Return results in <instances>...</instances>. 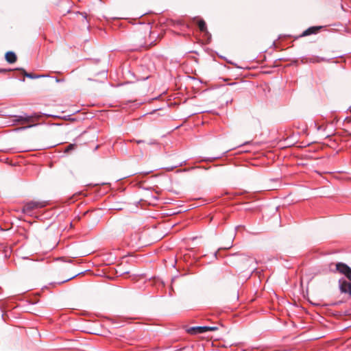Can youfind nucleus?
<instances>
[{
	"label": "nucleus",
	"instance_id": "obj_1",
	"mask_svg": "<svg viewBox=\"0 0 351 351\" xmlns=\"http://www.w3.org/2000/svg\"><path fill=\"white\" fill-rule=\"evenodd\" d=\"M160 34L151 30L149 25H141L134 30L130 37L132 51L148 49L156 44Z\"/></svg>",
	"mask_w": 351,
	"mask_h": 351
},
{
	"label": "nucleus",
	"instance_id": "obj_2",
	"mask_svg": "<svg viewBox=\"0 0 351 351\" xmlns=\"http://www.w3.org/2000/svg\"><path fill=\"white\" fill-rule=\"evenodd\" d=\"M41 116L38 114H33L32 115H20L14 116V121L19 123L21 125L26 124L24 128H29L37 125V122L40 120Z\"/></svg>",
	"mask_w": 351,
	"mask_h": 351
},
{
	"label": "nucleus",
	"instance_id": "obj_3",
	"mask_svg": "<svg viewBox=\"0 0 351 351\" xmlns=\"http://www.w3.org/2000/svg\"><path fill=\"white\" fill-rule=\"evenodd\" d=\"M47 206L46 202H39V201H29L26 202L23 208L22 212L25 214L31 215V213L38 208H44Z\"/></svg>",
	"mask_w": 351,
	"mask_h": 351
},
{
	"label": "nucleus",
	"instance_id": "obj_4",
	"mask_svg": "<svg viewBox=\"0 0 351 351\" xmlns=\"http://www.w3.org/2000/svg\"><path fill=\"white\" fill-rule=\"evenodd\" d=\"M42 241L49 248L55 247L58 243V237L51 231H47L43 234Z\"/></svg>",
	"mask_w": 351,
	"mask_h": 351
},
{
	"label": "nucleus",
	"instance_id": "obj_5",
	"mask_svg": "<svg viewBox=\"0 0 351 351\" xmlns=\"http://www.w3.org/2000/svg\"><path fill=\"white\" fill-rule=\"evenodd\" d=\"M218 329L217 326H193L186 329V332L190 335H197L206 332L208 331H215Z\"/></svg>",
	"mask_w": 351,
	"mask_h": 351
},
{
	"label": "nucleus",
	"instance_id": "obj_6",
	"mask_svg": "<svg viewBox=\"0 0 351 351\" xmlns=\"http://www.w3.org/2000/svg\"><path fill=\"white\" fill-rule=\"evenodd\" d=\"M333 271H338L351 281V268L348 265H335V270Z\"/></svg>",
	"mask_w": 351,
	"mask_h": 351
},
{
	"label": "nucleus",
	"instance_id": "obj_7",
	"mask_svg": "<svg viewBox=\"0 0 351 351\" xmlns=\"http://www.w3.org/2000/svg\"><path fill=\"white\" fill-rule=\"evenodd\" d=\"M340 291L342 293H348L351 295V281H346L345 279L341 278L339 280Z\"/></svg>",
	"mask_w": 351,
	"mask_h": 351
},
{
	"label": "nucleus",
	"instance_id": "obj_8",
	"mask_svg": "<svg viewBox=\"0 0 351 351\" xmlns=\"http://www.w3.org/2000/svg\"><path fill=\"white\" fill-rule=\"evenodd\" d=\"M322 28V26H312L308 27L307 29L304 31L300 35V37L307 36L311 34H317L319 30Z\"/></svg>",
	"mask_w": 351,
	"mask_h": 351
},
{
	"label": "nucleus",
	"instance_id": "obj_9",
	"mask_svg": "<svg viewBox=\"0 0 351 351\" xmlns=\"http://www.w3.org/2000/svg\"><path fill=\"white\" fill-rule=\"evenodd\" d=\"M137 256H134L132 254H128L126 256H123L121 257L122 262H124L125 263H137L139 261L136 260Z\"/></svg>",
	"mask_w": 351,
	"mask_h": 351
},
{
	"label": "nucleus",
	"instance_id": "obj_10",
	"mask_svg": "<svg viewBox=\"0 0 351 351\" xmlns=\"http://www.w3.org/2000/svg\"><path fill=\"white\" fill-rule=\"evenodd\" d=\"M325 58H320L319 56H311L310 57L305 58V62H310V63H319L325 61Z\"/></svg>",
	"mask_w": 351,
	"mask_h": 351
},
{
	"label": "nucleus",
	"instance_id": "obj_11",
	"mask_svg": "<svg viewBox=\"0 0 351 351\" xmlns=\"http://www.w3.org/2000/svg\"><path fill=\"white\" fill-rule=\"evenodd\" d=\"M5 58L6 61L10 64L14 63L17 60L16 55L12 51L7 52Z\"/></svg>",
	"mask_w": 351,
	"mask_h": 351
},
{
	"label": "nucleus",
	"instance_id": "obj_12",
	"mask_svg": "<svg viewBox=\"0 0 351 351\" xmlns=\"http://www.w3.org/2000/svg\"><path fill=\"white\" fill-rule=\"evenodd\" d=\"M15 70L21 71L23 73L24 76H25L27 77H29V78H31V79H37V78H40V77H45V75H36V74H34V73H27L23 69H16Z\"/></svg>",
	"mask_w": 351,
	"mask_h": 351
},
{
	"label": "nucleus",
	"instance_id": "obj_13",
	"mask_svg": "<svg viewBox=\"0 0 351 351\" xmlns=\"http://www.w3.org/2000/svg\"><path fill=\"white\" fill-rule=\"evenodd\" d=\"M197 24L201 32H206L207 31L206 22L203 19H199Z\"/></svg>",
	"mask_w": 351,
	"mask_h": 351
},
{
	"label": "nucleus",
	"instance_id": "obj_14",
	"mask_svg": "<svg viewBox=\"0 0 351 351\" xmlns=\"http://www.w3.org/2000/svg\"><path fill=\"white\" fill-rule=\"evenodd\" d=\"M76 147H77V145L76 144H74V143L69 144V145H67L65 147V149L64 150V153L69 154L71 151L74 150Z\"/></svg>",
	"mask_w": 351,
	"mask_h": 351
},
{
	"label": "nucleus",
	"instance_id": "obj_15",
	"mask_svg": "<svg viewBox=\"0 0 351 351\" xmlns=\"http://www.w3.org/2000/svg\"><path fill=\"white\" fill-rule=\"evenodd\" d=\"M122 265H117V268H115V272H116V274L118 275V276H121L124 274H128L129 273L128 271H125V270H123L121 268V266Z\"/></svg>",
	"mask_w": 351,
	"mask_h": 351
},
{
	"label": "nucleus",
	"instance_id": "obj_16",
	"mask_svg": "<svg viewBox=\"0 0 351 351\" xmlns=\"http://www.w3.org/2000/svg\"><path fill=\"white\" fill-rule=\"evenodd\" d=\"M173 26L176 27H182L183 28H188L189 27V25H186L185 23H184L183 21H178L176 22H174L173 23Z\"/></svg>",
	"mask_w": 351,
	"mask_h": 351
},
{
	"label": "nucleus",
	"instance_id": "obj_17",
	"mask_svg": "<svg viewBox=\"0 0 351 351\" xmlns=\"http://www.w3.org/2000/svg\"><path fill=\"white\" fill-rule=\"evenodd\" d=\"M190 256H187L186 254H184V262L185 263H195V261L193 260H190Z\"/></svg>",
	"mask_w": 351,
	"mask_h": 351
},
{
	"label": "nucleus",
	"instance_id": "obj_18",
	"mask_svg": "<svg viewBox=\"0 0 351 351\" xmlns=\"http://www.w3.org/2000/svg\"><path fill=\"white\" fill-rule=\"evenodd\" d=\"M56 261H63V262H68V263H71L72 262V260L66 258L65 257H59V258H56Z\"/></svg>",
	"mask_w": 351,
	"mask_h": 351
},
{
	"label": "nucleus",
	"instance_id": "obj_19",
	"mask_svg": "<svg viewBox=\"0 0 351 351\" xmlns=\"http://www.w3.org/2000/svg\"><path fill=\"white\" fill-rule=\"evenodd\" d=\"M83 273H84V272H80V273H78V274H75V275H73V276H71L70 278H67V279H66V280H63L62 282H60V284L63 283V282H67V281H69V280H71V279L74 278L75 276H78V275H80V274H83Z\"/></svg>",
	"mask_w": 351,
	"mask_h": 351
},
{
	"label": "nucleus",
	"instance_id": "obj_20",
	"mask_svg": "<svg viewBox=\"0 0 351 351\" xmlns=\"http://www.w3.org/2000/svg\"><path fill=\"white\" fill-rule=\"evenodd\" d=\"M330 271H331V269L326 268V269H324L322 270V274H328V272H330Z\"/></svg>",
	"mask_w": 351,
	"mask_h": 351
},
{
	"label": "nucleus",
	"instance_id": "obj_21",
	"mask_svg": "<svg viewBox=\"0 0 351 351\" xmlns=\"http://www.w3.org/2000/svg\"><path fill=\"white\" fill-rule=\"evenodd\" d=\"M11 69H0V73H5L7 71H10Z\"/></svg>",
	"mask_w": 351,
	"mask_h": 351
},
{
	"label": "nucleus",
	"instance_id": "obj_22",
	"mask_svg": "<svg viewBox=\"0 0 351 351\" xmlns=\"http://www.w3.org/2000/svg\"><path fill=\"white\" fill-rule=\"evenodd\" d=\"M131 141H135L137 144L144 143V141H143V140H132Z\"/></svg>",
	"mask_w": 351,
	"mask_h": 351
},
{
	"label": "nucleus",
	"instance_id": "obj_23",
	"mask_svg": "<svg viewBox=\"0 0 351 351\" xmlns=\"http://www.w3.org/2000/svg\"><path fill=\"white\" fill-rule=\"evenodd\" d=\"M214 255H215V256L217 258H218V256H221V252H215V253L214 254Z\"/></svg>",
	"mask_w": 351,
	"mask_h": 351
},
{
	"label": "nucleus",
	"instance_id": "obj_24",
	"mask_svg": "<svg viewBox=\"0 0 351 351\" xmlns=\"http://www.w3.org/2000/svg\"><path fill=\"white\" fill-rule=\"evenodd\" d=\"M56 81L57 82H63L64 81V79H58V77L56 78Z\"/></svg>",
	"mask_w": 351,
	"mask_h": 351
},
{
	"label": "nucleus",
	"instance_id": "obj_25",
	"mask_svg": "<svg viewBox=\"0 0 351 351\" xmlns=\"http://www.w3.org/2000/svg\"><path fill=\"white\" fill-rule=\"evenodd\" d=\"M149 145H155V144H157V143L156 141H153V142H151L149 143Z\"/></svg>",
	"mask_w": 351,
	"mask_h": 351
},
{
	"label": "nucleus",
	"instance_id": "obj_26",
	"mask_svg": "<svg viewBox=\"0 0 351 351\" xmlns=\"http://www.w3.org/2000/svg\"><path fill=\"white\" fill-rule=\"evenodd\" d=\"M82 15H83V17L84 18V19H86V13L82 14Z\"/></svg>",
	"mask_w": 351,
	"mask_h": 351
},
{
	"label": "nucleus",
	"instance_id": "obj_27",
	"mask_svg": "<svg viewBox=\"0 0 351 351\" xmlns=\"http://www.w3.org/2000/svg\"><path fill=\"white\" fill-rule=\"evenodd\" d=\"M176 265H173V267L176 268V269H177Z\"/></svg>",
	"mask_w": 351,
	"mask_h": 351
}]
</instances>
